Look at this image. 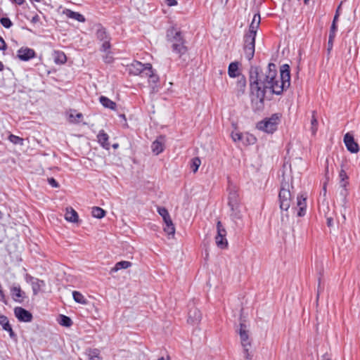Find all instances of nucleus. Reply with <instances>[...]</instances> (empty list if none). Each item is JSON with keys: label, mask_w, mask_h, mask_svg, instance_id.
<instances>
[{"label": "nucleus", "mask_w": 360, "mask_h": 360, "mask_svg": "<svg viewBox=\"0 0 360 360\" xmlns=\"http://www.w3.org/2000/svg\"><path fill=\"white\" fill-rule=\"evenodd\" d=\"M250 83L252 106L255 110H261L264 108L266 89L279 95L290 86V66L288 64L283 65L279 76L274 63H269L264 72L258 67H251Z\"/></svg>", "instance_id": "1"}, {"label": "nucleus", "mask_w": 360, "mask_h": 360, "mask_svg": "<svg viewBox=\"0 0 360 360\" xmlns=\"http://www.w3.org/2000/svg\"><path fill=\"white\" fill-rule=\"evenodd\" d=\"M238 333L240 335V344L243 348L245 357L248 359H250L251 356L249 350L251 347V340L250 339L249 336V330L245 323H241L240 324Z\"/></svg>", "instance_id": "2"}, {"label": "nucleus", "mask_w": 360, "mask_h": 360, "mask_svg": "<svg viewBox=\"0 0 360 360\" xmlns=\"http://www.w3.org/2000/svg\"><path fill=\"white\" fill-rule=\"evenodd\" d=\"M290 184L288 182H282L278 194L280 207L283 210H288L291 202V193Z\"/></svg>", "instance_id": "3"}, {"label": "nucleus", "mask_w": 360, "mask_h": 360, "mask_svg": "<svg viewBox=\"0 0 360 360\" xmlns=\"http://www.w3.org/2000/svg\"><path fill=\"white\" fill-rule=\"evenodd\" d=\"M280 120V116L278 114H274L271 117L258 122L257 129L271 134L276 130Z\"/></svg>", "instance_id": "4"}, {"label": "nucleus", "mask_w": 360, "mask_h": 360, "mask_svg": "<svg viewBox=\"0 0 360 360\" xmlns=\"http://www.w3.org/2000/svg\"><path fill=\"white\" fill-rule=\"evenodd\" d=\"M217 234L215 236L216 245L221 249H226L228 247V241L226 238V231L220 221L217 223Z\"/></svg>", "instance_id": "5"}, {"label": "nucleus", "mask_w": 360, "mask_h": 360, "mask_svg": "<svg viewBox=\"0 0 360 360\" xmlns=\"http://www.w3.org/2000/svg\"><path fill=\"white\" fill-rule=\"evenodd\" d=\"M152 65L150 63H142L139 61H134L129 66V71L130 74L134 75H141L142 77H144L147 75V70L151 69Z\"/></svg>", "instance_id": "6"}, {"label": "nucleus", "mask_w": 360, "mask_h": 360, "mask_svg": "<svg viewBox=\"0 0 360 360\" xmlns=\"http://www.w3.org/2000/svg\"><path fill=\"white\" fill-rule=\"evenodd\" d=\"M255 37L251 34L245 35L244 51L245 57L249 60L253 58L255 54Z\"/></svg>", "instance_id": "7"}, {"label": "nucleus", "mask_w": 360, "mask_h": 360, "mask_svg": "<svg viewBox=\"0 0 360 360\" xmlns=\"http://www.w3.org/2000/svg\"><path fill=\"white\" fill-rule=\"evenodd\" d=\"M96 38L98 40H100L101 41H103L101 50L104 52H106L107 51H108L110 48L109 37L107 34L105 29L104 27H103L101 25H97V30H96Z\"/></svg>", "instance_id": "8"}, {"label": "nucleus", "mask_w": 360, "mask_h": 360, "mask_svg": "<svg viewBox=\"0 0 360 360\" xmlns=\"http://www.w3.org/2000/svg\"><path fill=\"white\" fill-rule=\"evenodd\" d=\"M147 75H146L144 77L148 78V85L151 89L150 92L152 94L157 93L160 88L159 76L154 73L153 67H151V69L147 70Z\"/></svg>", "instance_id": "9"}, {"label": "nucleus", "mask_w": 360, "mask_h": 360, "mask_svg": "<svg viewBox=\"0 0 360 360\" xmlns=\"http://www.w3.org/2000/svg\"><path fill=\"white\" fill-rule=\"evenodd\" d=\"M344 143L349 151L356 153L359 150L358 143L354 141L353 135L347 133L344 136Z\"/></svg>", "instance_id": "10"}, {"label": "nucleus", "mask_w": 360, "mask_h": 360, "mask_svg": "<svg viewBox=\"0 0 360 360\" xmlns=\"http://www.w3.org/2000/svg\"><path fill=\"white\" fill-rule=\"evenodd\" d=\"M14 314L20 321L30 322L32 320V314L20 307L14 309Z\"/></svg>", "instance_id": "11"}, {"label": "nucleus", "mask_w": 360, "mask_h": 360, "mask_svg": "<svg viewBox=\"0 0 360 360\" xmlns=\"http://www.w3.org/2000/svg\"><path fill=\"white\" fill-rule=\"evenodd\" d=\"M202 319V314L200 310L195 307H192L188 311V322L193 325L198 324Z\"/></svg>", "instance_id": "12"}, {"label": "nucleus", "mask_w": 360, "mask_h": 360, "mask_svg": "<svg viewBox=\"0 0 360 360\" xmlns=\"http://www.w3.org/2000/svg\"><path fill=\"white\" fill-rule=\"evenodd\" d=\"M167 41L172 44V45L179 43L184 44V40L181 36V33L174 30H171L167 32Z\"/></svg>", "instance_id": "13"}, {"label": "nucleus", "mask_w": 360, "mask_h": 360, "mask_svg": "<svg viewBox=\"0 0 360 360\" xmlns=\"http://www.w3.org/2000/svg\"><path fill=\"white\" fill-rule=\"evenodd\" d=\"M34 56V51L30 48H21L18 51V58L21 60L27 61Z\"/></svg>", "instance_id": "14"}, {"label": "nucleus", "mask_w": 360, "mask_h": 360, "mask_svg": "<svg viewBox=\"0 0 360 360\" xmlns=\"http://www.w3.org/2000/svg\"><path fill=\"white\" fill-rule=\"evenodd\" d=\"M68 121L72 124H79L81 122L83 115L77 112L76 110H70L67 112Z\"/></svg>", "instance_id": "15"}, {"label": "nucleus", "mask_w": 360, "mask_h": 360, "mask_svg": "<svg viewBox=\"0 0 360 360\" xmlns=\"http://www.w3.org/2000/svg\"><path fill=\"white\" fill-rule=\"evenodd\" d=\"M0 325L4 330L9 333V335L11 338H15L16 335L12 329L8 319L6 316L0 315Z\"/></svg>", "instance_id": "16"}, {"label": "nucleus", "mask_w": 360, "mask_h": 360, "mask_svg": "<svg viewBox=\"0 0 360 360\" xmlns=\"http://www.w3.org/2000/svg\"><path fill=\"white\" fill-rule=\"evenodd\" d=\"M260 15L259 13L255 14L250 25L249 31L247 34H251L253 36H256L257 29L260 24Z\"/></svg>", "instance_id": "17"}, {"label": "nucleus", "mask_w": 360, "mask_h": 360, "mask_svg": "<svg viewBox=\"0 0 360 360\" xmlns=\"http://www.w3.org/2000/svg\"><path fill=\"white\" fill-rule=\"evenodd\" d=\"M229 206L235 207L240 205V199L238 192L235 190H231L229 193Z\"/></svg>", "instance_id": "18"}, {"label": "nucleus", "mask_w": 360, "mask_h": 360, "mask_svg": "<svg viewBox=\"0 0 360 360\" xmlns=\"http://www.w3.org/2000/svg\"><path fill=\"white\" fill-rule=\"evenodd\" d=\"M348 195L349 190L347 188H340L339 195L337 198V201L345 209L347 208Z\"/></svg>", "instance_id": "19"}, {"label": "nucleus", "mask_w": 360, "mask_h": 360, "mask_svg": "<svg viewBox=\"0 0 360 360\" xmlns=\"http://www.w3.org/2000/svg\"><path fill=\"white\" fill-rule=\"evenodd\" d=\"M307 197L304 195H299L297 198V205L299 207L297 215L302 217L305 214Z\"/></svg>", "instance_id": "20"}, {"label": "nucleus", "mask_w": 360, "mask_h": 360, "mask_svg": "<svg viewBox=\"0 0 360 360\" xmlns=\"http://www.w3.org/2000/svg\"><path fill=\"white\" fill-rule=\"evenodd\" d=\"M164 137H158L152 144V150L156 155L160 154L164 150Z\"/></svg>", "instance_id": "21"}, {"label": "nucleus", "mask_w": 360, "mask_h": 360, "mask_svg": "<svg viewBox=\"0 0 360 360\" xmlns=\"http://www.w3.org/2000/svg\"><path fill=\"white\" fill-rule=\"evenodd\" d=\"M228 74L230 77H237L239 78L241 76H243L240 74V70L238 69V63L233 62L231 63L229 65Z\"/></svg>", "instance_id": "22"}, {"label": "nucleus", "mask_w": 360, "mask_h": 360, "mask_svg": "<svg viewBox=\"0 0 360 360\" xmlns=\"http://www.w3.org/2000/svg\"><path fill=\"white\" fill-rule=\"evenodd\" d=\"M77 212L72 207L66 208L65 219L70 222L75 223L78 221Z\"/></svg>", "instance_id": "23"}, {"label": "nucleus", "mask_w": 360, "mask_h": 360, "mask_svg": "<svg viewBox=\"0 0 360 360\" xmlns=\"http://www.w3.org/2000/svg\"><path fill=\"white\" fill-rule=\"evenodd\" d=\"M246 86V79L244 76H241L238 78L236 86V91L237 92V96H240L245 93Z\"/></svg>", "instance_id": "24"}, {"label": "nucleus", "mask_w": 360, "mask_h": 360, "mask_svg": "<svg viewBox=\"0 0 360 360\" xmlns=\"http://www.w3.org/2000/svg\"><path fill=\"white\" fill-rule=\"evenodd\" d=\"M63 13L68 18L75 19L79 22H84L85 21V18L80 13L77 12L72 11L70 9H66L63 11Z\"/></svg>", "instance_id": "25"}, {"label": "nucleus", "mask_w": 360, "mask_h": 360, "mask_svg": "<svg viewBox=\"0 0 360 360\" xmlns=\"http://www.w3.org/2000/svg\"><path fill=\"white\" fill-rule=\"evenodd\" d=\"M339 17V8L336 11V13L334 16L333 23L330 27V34H329V42H332L335 37V32L337 30L336 22Z\"/></svg>", "instance_id": "26"}, {"label": "nucleus", "mask_w": 360, "mask_h": 360, "mask_svg": "<svg viewBox=\"0 0 360 360\" xmlns=\"http://www.w3.org/2000/svg\"><path fill=\"white\" fill-rule=\"evenodd\" d=\"M97 138H98V141L101 143V145L106 148V149H109V147H110V143L108 142V135L104 132V131H99L98 136H97Z\"/></svg>", "instance_id": "27"}, {"label": "nucleus", "mask_w": 360, "mask_h": 360, "mask_svg": "<svg viewBox=\"0 0 360 360\" xmlns=\"http://www.w3.org/2000/svg\"><path fill=\"white\" fill-rule=\"evenodd\" d=\"M11 293L13 298L15 302H21L25 297V293L21 290L19 286L13 287L11 288Z\"/></svg>", "instance_id": "28"}, {"label": "nucleus", "mask_w": 360, "mask_h": 360, "mask_svg": "<svg viewBox=\"0 0 360 360\" xmlns=\"http://www.w3.org/2000/svg\"><path fill=\"white\" fill-rule=\"evenodd\" d=\"M31 285L34 295H37L45 286V283L42 280L32 278Z\"/></svg>", "instance_id": "29"}, {"label": "nucleus", "mask_w": 360, "mask_h": 360, "mask_svg": "<svg viewBox=\"0 0 360 360\" xmlns=\"http://www.w3.org/2000/svg\"><path fill=\"white\" fill-rule=\"evenodd\" d=\"M172 49L174 52L177 53L179 57H181L186 53L188 49L184 43L174 44L172 45Z\"/></svg>", "instance_id": "30"}, {"label": "nucleus", "mask_w": 360, "mask_h": 360, "mask_svg": "<svg viewBox=\"0 0 360 360\" xmlns=\"http://www.w3.org/2000/svg\"><path fill=\"white\" fill-rule=\"evenodd\" d=\"M99 101L102 105L106 108L115 110L117 107V105L114 101H111L110 99L104 96H101L99 98Z\"/></svg>", "instance_id": "31"}, {"label": "nucleus", "mask_w": 360, "mask_h": 360, "mask_svg": "<svg viewBox=\"0 0 360 360\" xmlns=\"http://www.w3.org/2000/svg\"><path fill=\"white\" fill-rule=\"evenodd\" d=\"M131 266V263L128 261H121L117 262L113 268L110 270V274L113 272H117L120 269H126L129 267Z\"/></svg>", "instance_id": "32"}, {"label": "nucleus", "mask_w": 360, "mask_h": 360, "mask_svg": "<svg viewBox=\"0 0 360 360\" xmlns=\"http://www.w3.org/2000/svg\"><path fill=\"white\" fill-rule=\"evenodd\" d=\"M231 217L233 219H235V220H240V219H242L243 214H242V212H241V210H240V205L236 207V209L233 207H231Z\"/></svg>", "instance_id": "33"}, {"label": "nucleus", "mask_w": 360, "mask_h": 360, "mask_svg": "<svg viewBox=\"0 0 360 360\" xmlns=\"http://www.w3.org/2000/svg\"><path fill=\"white\" fill-rule=\"evenodd\" d=\"M91 214L95 218L101 219L105 217V211L99 207H94L92 208Z\"/></svg>", "instance_id": "34"}, {"label": "nucleus", "mask_w": 360, "mask_h": 360, "mask_svg": "<svg viewBox=\"0 0 360 360\" xmlns=\"http://www.w3.org/2000/svg\"><path fill=\"white\" fill-rule=\"evenodd\" d=\"M67 60L66 56L63 52L56 51L54 56V61L57 64H64Z\"/></svg>", "instance_id": "35"}, {"label": "nucleus", "mask_w": 360, "mask_h": 360, "mask_svg": "<svg viewBox=\"0 0 360 360\" xmlns=\"http://www.w3.org/2000/svg\"><path fill=\"white\" fill-rule=\"evenodd\" d=\"M73 299L76 302L80 303V304H86V300L83 296L82 294H81L79 292L77 291H73L72 292Z\"/></svg>", "instance_id": "36"}, {"label": "nucleus", "mask_w": 360, "mask_h": 360, "mask_svg": "<svg viewBox=\"0 0 360 360\" xmlns=\"http://www.w3.org/2000/svg\"><path fill=\"white\" fill-rule=\"evenodd\" d=\"M58 321L61 326L66 327L70 326L72 323V320L68 316H66L65 315H60Z\"/></svg>", "instance_id": "37"}, {"label": "nucleus", "mask_w": 360, "mask_h": 360, "mask_svg": "<svg viewBox=\"0 0 360 360\" xmlns=\"http://www.w3.org/2000/svg\"><path fill=\"white\" fill-rule=\"evenodd\" d=\"M200 164L201 160L199 158H194L191 160V169L194 173L198 171Z\"/></svg>", "instance_id": "38"}, {"label": "nucleus", "mask_w": 360, "mask_h": 360, "mask_svg": "<svg viewBox=\"0 0 360 360\" xmlns=\"http://www.w3.org/2000/svg\"><path fill=\"white\" fill-rule=\"evenodd\" d=\"M316 112L315 111H313L312 112V117L311 120V130L313 134H315L317 129H318V121L315 115Z\"/></svg>", "instance_id": "39"}, {"label": "nucleus", "mask_w": 360, "mask_h": 360, "mask_svg": "<svg viewBox=\"0 0 360 360\" xmlns=\"http://www.w3.org/2000/svg\"><path fill=\"white\" fill-rule=\"evenodd\" d=\"M231 137L233 141H241L245 143V134L239 133V132H232Z\"/></svg>", "instance_id": "40"}, {"label": "nucleus", "mask_w": 360, "mask_h": 360, "mask_svg": "<svg viewBox=\"0 0 360 360\" xmlns=\"http://www.w3.org/2000/svg\"><path fill=\"white\" fill-rule=\"evenodd\" d=\"M8 140L14 143V144H18V145H22L23 144V139L18 136L11 134L8 136Z\"/></svg>", "instance_id": "41"}, {"label": "nucleus", "mask_w": 360, "mask_h": 360, "mask_svg": "<svg viewBox=\"0 0 360 360\" xmlns=\"http://www.w3.org/2000/svg\"><path fill=\"white\" fill-rule=\"evenodd\" d=\"M164 231L169 236L173 237L175 233V227L174 224H169L164 226Z\"/></svg>", "instance_id": "42"}, {"label": "nucleus", "mask_w": 360, "mask_h": 360, "mask_svg": "<svg viewBox=\"0 0 360 360\" xmlns=\"http://www.w3.org/2000/svg\"><path fill=\"white\" fill-rule=\"evenodd\" d=\"M158 212L159 214L162 217L163 220H166L170 217L167 210L165 207H158Z\"/></svg>", "instance_id": "43"}, {"label": "nucleus", "mask_w": 360, "mask_h": 360, "mask_svg": "<svg viewBox=\"0 0 360 360\" xmlns=\"http://www.w3.org/2000/svg\"><path fill=\"white\" fill-rule=\"evenodd\" d=\"M1 24L6 28H10L13 23L8 18H1L0 20Z\"/></svg>", "instance_id": "44"}, {"label": "nucleus", "mask_w": 360, "mask_h": 360, "mask_svg": "<svg viewBox=\"0 0 360 360\" xmlns=\"http://www.w3.org/2000/svg\"><path fill=\"white\" fill-rule=\"evenodd\" d=\"M340 180H348V176L344 169H341L339 173Z\"/></svg>", "instance_id": "45"}, {"label": "nucleus", "mask_w": 360, "mask_h": 360, "mask_svg": "<svg viewBox=\"0 0 360 360\" xmlns=\"http://www.w3.org/2000/svg\"><path fill=\"white\" fill-rule=\"evenodd\" d=\"M48 181H49V184L53 188H58L59 187V184L56 181L55 179L53 178H49L48 179Z\"/></svg>", "instance_id": "46"}, {"label": "nucleus", "mask_w": 360, "mask_h": 360, "mask_svg": "<svg viewBox=\"0 0 360 360\" xmlns=\"http://www.w3.org/2000/svg\"><path fill=\"white\" fill-rule=\"evenodd\" d=\"M349 185L348 180H340L339 182V188H347V186Z\"/></svg>", "instance_id": "47"}, {"label": "nucleus", "mask_w": 360, "mask_h": 360, "mask_svg": "<svg viewBox=\"0 0 360 360\" xmlns=\"http://www.w3.org/2000/svg\"><path fill=\"white\" fill-rule=\"evenodd\" d=\"M245 138L246 139L249 144L254 143L256 140V139L254 136L251 135L249 136L248 134H245Z\"/></svg>", "instance_id": "48"}, {"label": "nucleus", "mask_w": 360, "mask_h": 360, "mask_svg": "<svg viewBox=\"0 0 360 360\" xmlns=\"http://www.w3.org/2000/svg\"><path fill=\"white\" fill-rule=\"evenodd\" d=\"M89 359L93 360L94 357H98V351L97 349H94L90 352L89 353Z\"/></svg>", "instance_id": "49"}, {"label": "nucleus", "mask_w": 360, "mask_h": 360, "mask_svg": "<svg viewBox=\"0 0 360 360\" xmlns=\"http://www.w3.org/2000/svg\"><path fill=\"white\" fill-rule=\"evenodd\" d=\"M6 48V42L4 39L0 36V50H5Z\"/></svg>", "instance_id": "50"}, {"label": "nucleus", "mask_w": 360, "mask_h": 360, "mask_svg": "<svg viewBox=\"0 0 360 360\" xmlns=\"http://www.w3.org/2000/svg\"><path fill=\"white\" fill-rule=\"evenodd\" d=\"M167 5L169 6H176L177 4V1L176 0H166Z\"/></svg>", "instance_id": "51"}, {"label": "nucleus", "mask_w": 360, "mask_h": 360, "mask_svg": "<svg viewBox=\"0 0 360 360\" xmlns=\"http://www.w3.org/2000/svg\"><path fill=\"white\" fill-rule=\"evenodd\" d=\"M104 60L105 63H111L112 61V57L111 56L106 55Z\"/></svg>", "instance_id": "52"}, {"label": "nucleus", "mask_w": 360, "mask_h": 360, "mask_svg": "<svg viewBox=\"0 0 360 360\" xmlns=\"http://www.w3.org/2000/svg\"><path fill=\"white\" fill-rule=\"evenodd\" d=\"M164 222H165V226H167V225H169V224H174L172 223V221L171 219V217H168V219H167L166 220H163Z\"/></svg>", "instance_id": "53"}, {"label": "nucleus", "mask_w": 360, "mask_h": 360, "mask_svg": "<svg viewBox=\"0 0 360 360\" xmlns=\"http://www.w3.org/2000/svg\"><path fill=\"white\" fill-rule=\"evenodd\" d=\"M39 20V15H35L32 18V22H38Z\"/></svg>", "instance_id": "54"}, {"label": "nucleus", "mask_w": 360, "mask_h": 360, "mask_svg": "<svg viewBox=\"0 0 360 360\" xmlns=\"http://www.w3.org/2000/svg\"><path fill=\"white\" fill-rule=\"evenodd\" d=\"M12 1L18 5H22L25 1V0H12Z\"/></svg>", "instance_id": "55"}, {"label": "nucleus", "mask_w": 360, "mask_h": 360, "mask_svg": "<svg viewBox=\"0 0 360 360\" xmlns=\"http://www.w3.org/2000/svg\"><path fill=\"white\" fill-rule=\"evenodd\" d=\"M327 224L328 226H331L333 224V219L331 218L327 219Z\"/></svg>", "instance_id": "56"}, {"label": "nucleus", "mask_w": 360, "mask_h": 360, "mask_svg": "<svg viewBox=\"0 0 360 360\" xmlns=\"http://www.w3.org/2000/svg\"><path fill=\"white\" fill-rule=\"evenodd\" d=\"M323 360H331V359L328 356V354H324V355L323 356Z\"/></svg>", "instance_id": "57"}, {"label": "nucleus", "mask_w": 360, "mask_h": 360, "mask_svg": "<svg viewBox=\"0 0 360 360\" xmlns=\"http://www.w3.org/2000/svg\"><path fill=\"white\" fill-rule=\"evenodd\" d=\"M4 64L0 61V71L4 70Z\"/></svg>", "instance_id": "58"}, {"label": "nucleus", "mask_w": 360, "mask_h": 360, "mask_svg": "<svg viewBox=\"0 0 360 360\" xmlns=\"http://www.w3.org/2000/svg\"><path fill=\"white\" fill-rule=\"evenodd\" d=\"M158 360H169V357H167V359H165L164 357H161V358H160V359H158Z\"/></svg>", "instance_id": "59"}, {"label": "nucleus", "mask_w": 360, "mask_h": 360, "mask_svg": "<svg viewBox=\"0 0 360 360\" xmlns=\"http://www.w3.org/2000/svg\"><path fill=\"white\" fill-rule=\"evenodd\" d=\"M323 191H324V193H326V184H324Z\"/></svg>", "instance_id": "60"}, {"label": "nucleus", "mask_w": 360, "mask_h": 360, "mask_svg": "<svg viewBox=\"0 0 360 360\" xmlns=\"http://www.w3.org/2000/svg\"><path fill=\"white\" fill-rule=\"evenodd\" d=\"M112 147L114 148H117L118 147V144L117 143H115V144L112 145Z\"/></svg>", "instance_id": "61"}, {"label": "nucleus", "mask_w": 360, "mask_h": 360, "mask_svg": "<svg viewBox=\"0 0 360 360\" xmlns=\"http://www.w3.org/2000/svg\"><path fill=\"white\" fill-rule=\"evenodd\" d=\"M3 213L0 211V219L3 218Z\"/></svg>", "instance_id": "62"}, {"label": "nucleus", "mask_w": 360, "mask_h": 360, "mask_svg": "<svg viewBox=\"0 0 360 360\" xmlns=\"http://www.w3.org/2000/svg\"><path fill=\"white\" fill-rule=\"evenodd\" d=\"M309 0H304V3L305 4H308V2H309Z\"/></svg>", "instance_id": "63"}, {"label": "nucleus", "mask_w": 360, "mask_h": 360, "mask_svg": "<svg viewBox=\"0 0 360 360\" xmlns=\"http://www.w3.org/2000/svg\"><path fill=\"white\" fill-rule=\"evenodd\" d=\"M31 1L39 2L40 0H30Z\"/></svg>", "instance_id": "64"}]
</instances>
